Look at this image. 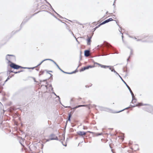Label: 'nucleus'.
<instances>
[{
  "label": "nucleus",
  "mask_w": 153,
  "mask_h": 153,
  "mask_svg": "<svg viewBox=\"0 0 153 153\" xmlns=\"http://www.w3.org/2000/svg\"><path fill=\"white\" fill-rule=\"evenodd\" d=\"M143 105H148L147 107L145 108V110L146 111L152 114H153V107L149 105H148L147 104H143V103H139L137 104H136L135 105H130L132 107H134L135 106H142Z\"/></svg>",
  "instance_id": "1"
},
{
  "label": "nucleus",
  "mask_w": 153,
  "mask_h": 153,
  "mask_svg": "<svg viewBox=\"0 0 153 153\" xmlns=\"http://www.w3.org/2000/svg\"><path fill=\"white\" fill-rule=\"evenodd\" d=\"M6 59L8 61V63H10L12 62L11 60H15L16 58L14 55L11 54H7L6 56Z\"/></svg>",
  "instance_id": "2"
},
{
  "label": "nucleus",
  "mask_w": 153,
  "mask_h": 153,
  "mask_svg": "<svg viewBox=\"0 0 153 153\" xmlns=\"http://www.w3.org/2000/svg\"><path fill=\"white\" fill-rule=\"evenodd\" d=\"M97 107L101 111H105L112 113H114L113 111V110L112 109H110L109 108L102 106H97Z\"/></svg>",
  "instance_id": "3"
},
{
  "label": "nucleus",
  "mask_w": 153,
  "mask_h": 153,
  "mask_svg": "<svg viewBox=\"0 0 153 153\" xmlns=\"http://www.w3.org/2000/svg\"><path fill=\"white\" fill-rule=\"evenodd\" d=\"M94 67V65L92 66L91 65H88L86 66H85L83 68H82L80 70V71L82 72L83 71L86 70L90 68H91Z\"/></svg>",
  "instance_id": "4"
},
{
  "label": "nucleus",
  "mask_w": 153,
  "mask_h": 153,
  "mask_svg": "<svg viewBox=\"0 0 153 153\" xmlns=\"http://www.w3.org/2000/svg\"><path fill=\"white\" fill-rule=\"evenodd\" d=\"M50 140H58V138L56 136L55 134H51L50 136Z\"/></svg>",
  "instance_id": "5"
},
{
  "label": "nucleus",
  "mask_w": 153,
  "mask_h": 153,
  "mask_svg": "<svg viewBox=\"0 0 153 153\" xmlns=\"http://www.w3.org/2000/svg\"><path fill=\"white\" fill-rule=\"evenodd\" d=\"M143 42H153V36H150L148 38L147 40L146 41H143Z\"/></svg>",
  "instance_id": "6"
},
{
  "label": "nucleus",
  "mask_w": 153,
  "mask_h": 153,
  "mask_svg": "<svg viewBox=\"0 0 153 153\" xmlns=\"http://www.w3.org/2000/svg\"><path fill=\"white\" fill-rule=\"evenodd\" d=\"M114 20L112 18H109L107 19H106L103 22H102V23H101L102 25L105 24L107 23L108 22H109L111 21Z\"/></svg>",
  "instance_id": "7"
},
{
  "label": "nucleus",
  "mask_w": 153,
  "mask_h": 153,
  "mask_svg": "<svg viewBox=\"0 0 153 153\" xmlns=\"http://www.w3.org/2000/svg\"><path fill=\"white\" fill-rule=\"evenodd\" d=\"M92 36H91L89 37L88 36H87L88 38L87 39V45H91V39L92 38Z\"/></svg>",
  "instance_id": "8"
},
{
  "label": "nucleus",
  "mask_w": 153,
  "mask_h": 153,
  "mask_svg": "<svg viewBox=\"0 0 153 153\" xmlns=\"http://www.w3.org/2000/svg\"><path fill=\"white\" fill-rule=\"evenodd\" d=\"M30 19V18L28 17H26V18L24 19L23 22H22L20 27H21L22 26L24 25Z\"/></svg>",
  "instance_id": "9"
},
{
  "label": "nucleus",
  "mask_w": 153,
  "mask_h": 153,
  "mask_svg": "<svg viewBox=\"0 0 153 153\" xmlns=\"http://www.w3.org/2000/svg\"><path fill=\"white\" fill-rule=\"evenodd\" d=\"M23 71V70H21V71H19L15 72V71H12L9 69L7 71V74H9L11 72L14 73L15 74H16L19 73L20 72H22Z\"/></svg>",
  "instance_id": "10"
},
{
  "label": "nucleus",
  "mask_w": 153,
  "mask_h": 153,
  "mask_svg": "<svg viewBox=\"0 0 153 153\" xmlns=\"http://www.w3.org/2000/svg\"><path fill=\"white\" fill-rule=\"evenodd\" d=\"M77 134L79 135L83 136L85 135L86 134V132L83 131H78L77 132Z\"/></svg>",
  "instance_id": "11"
},
{
  "label": "nucleus",
  "mask_w": 153,
  "mask_h": 153,
  "mask_svg": "<svg viewBox=\"0 0 153 153\" xmlns=\"http://www.w3.org/2000/svg\"><path fill=\"white\" fill-rule=\"evenodd\" d=\"M129 91L131 93L132 97V101H134V100H135V101L137 100V99L135 98V97L134 96V94H133L132 91L131 90V88H130V89H129Z\"/></svg>",
  "instance_id": "12"
},
{
  "label": "nucleus",
  "mask_w": 153,
  "mask_h": 153,
  "mask_svg": "<svg viewBox=\"0 0 153 153\" xmlns=\"http://www.w3.org/2000/svg\"><path fill=\"white\" fill-rule=\"evenodd\" d=\"M90 51L88 50H86L84 51V56L87 57L89 56Z\"/></svg>",
  "instance_id": "13"
},
{
  "label": "nucleus",
  "mask_w": 153,
  "mask_h": 153,
  "mask_svg": "<svg viewBox=\"0 0 153 153\" xmlns=\"http://www.w3.org/2000/svg\"><path fill=\"white\" fill-rule=\"evenodd\" d=\"M16 64L14 63L13 62H11L10 64H9L8 65L10 66V67L14 69H15L16 67Z\"/></svg>",
  "instance_id": "14"
},
{
  "label": "nucleus",
  "mask_w": 153,
  "mask_h": 153,
  "mask_svg": "<svg viewBox=\"0 0 153 153\" xmlns=\"http://www.w3.org/2000/svg\"><path fill=\"white\" fill-rule=\"evenodd\" d=\"M88 106L87 105H79L76 106V107H74L73 109H74V111L77 108L81 107H87Z\"/></svg>",
  "instance_id": "15"
},
{
  "label": "nucleus",
  "mask_w": 153,
  "mask_h": 153,
  "mask_svg": "<svg viewBox=\"0 0 153 153\" xmlns=\"http://www.w3.org/2000/svg\"><path fill=\"white\" fill-rule=\"evenodd\" d=\"M96 63V64H97L98 65L100 66L101 68H109V67H111L110 66H107V65H101V64H100L97 63Z\"/></svg>",
  "instance_id": "16"
},
{
  "label": "nucleus",
  "mask_w": 153,
  "mask_h": 153,
  "mask_svg": "<svg viewBox=\"0 0 153 153\" xmlns=\"http://www.w3.org/2000/svg\"><path fill=\"white\" fill-rule=\"evenodd\" d=\"M119 76L120 78V79L122 80V81H123V82L125 84V85H126V87H127V88H128V89L129 90V89H130V88L129 86L126 83V82L121 77L120 75H119Z\"/></svg>",
  "instance_id": "17"
},
{
  "label": "nucleus",
  "mask_w": 153,
  "mask_h": 153,
  "mask_svg": "<svg viewBox=\"0 0 153 153\" xmlns=\"http://www.w3.org/2000/svg\"><path fill=\"white\" fill-rule=\"evenodd\" d=\"M111 67H109L108 68H109V69L110 70H111V71L112 72H116V71H115V70L114 69V68H113V66H110Z\"/></svg>",
  "instance_id": "18"
},
{
  "label": "nucleus",
  "mask_w": 153,
  "mask_h": 153,
  "mask_svg": "<svg viewBox=\"0 0 153 153\" xmlns=\"http://www.w3.org/2000/svg\"><path fill=\"white\" fill-rule=\"evenodd\" d=\"M128 48L130 49L131 51H130V55L129 56L128 58L127 59V60L128 61L129 60V59L130 58V55L133 54V50L131 48Z\"/></svg>",
  "instance_id": "19"
},
{
  "label": "nucleus",
  "mask_w": 153,
  "mask_h": 153,
  "mask_svg": "<svg viewBox=\"0 0 153 153\" xmlns=\"http://www.w3.org/2000/svg\"><path fill=\"white\" fill-rule=\"evenodd\" d=\"M21 68H22V66L16 64L15 69H18Z\"/></svg>",
  "instance_id": "20"
},
{
  "label": "nucleus",
  "mask_w": 153,
  "mask_h": 153,
  "mask_svg": "<svg viewBox=\"0 0 153 153\" xmlns=\"http://www.w3.org/2000/svg\"><path fill=\"white\" fill-rule=\"evenodd\" d=\"M95 135L96 136H98L99 135H102L103 134V133H95Z\"/></svg>",
  "instance_id": "21"
},
{
  "label": "nucleus",
  "mask_w": 153,
  "mask_h": 153,
  "mask_svg": "<svg viewBox=\"0 0 153 153\" xmlns=\"http://www.w3.org/2000/svg\"><path fill=\"white\" fill-rule=\"evenodd\" d=\"M47 3L51 7V8L54 12L56 13V12H55V11L52 8V6H51V4L48 2H47Z\"/></svg>",
  "instance_id": "22"
},
{
  "label": "nucleus",
  "mask_w": 153,
  "mask_h": 153,
  "mask_svg": "<svg viewBox=\"0 0 153 153\" xmlns=\"http://www.w3.org/2000/svg\"><path fill=\"white\" fill-rule=\"evenodd\" d=\"M100 23L99 25H98V26L95 27L94 29V30H95L97 28H98L100 27L101 25H102Z\"/></svg>",
  "instance_id": "23"
},
{
  "label": "nucleus",
  "mask_w": 153,
  "mask_h": 153,
  "mask_svg": "<svg viewBox=\"0 0 153 153\" xmlns=\"http://www.w3.org/2000/svg\"><path fill=\"white\" fill-rule=\"evenodd\" d=\"M46 61L45 59H44V60H42V61H41L38 65H37V66H39L41 65L45 61Z\"/></svg>",
  "instance_id": "24"
},
{
  "label": "nucleus",
  "mask_w": 153,
  "mask_h": 153,
  "mask_svg": "<svg viewBox=\"0 0 153 153\" xmlns=\"http://www.w3.org/2000/svg\"><path fill=\"white\" fill-rule=\"evenodd\" d=\"M128 108H129V107H128L126 108H125L124 109H123V110H121V111H118V112H116V113H119V112H121V111H124V110H126V109H128Z\"/></svg>",
  "instance_id": "25"
},
{
  "label": "nucleus",
  "mask_w": 153,
  "mask_h": 153,
  "mask_svg": "<svg viewBox=\"0 0 153 153\" xmlns=\"http://www.w3.org/2000/svg\"><path fill=\"white\" fill-rule=\"evenodd\" d=\"M89 105L91 106V107H95L97 106L95 105H91V104H89V105H88V106Z\"/></svg>",
  "instance_id": "26"
},
{
  "label": "nucleus",
  "mask_w": 153,
  "mask_h": 153,
  "mask_svg": "<svg viewBox=\"0 0 153 153\" xmlns=\"http://www.w3.org/2000/svg\"><path fill=\"white\" fill-rule=\"evenodd\" d=\"M71 118H69V117H68V120H67L66 122V126L67 125V123L68 121H71Z\"/></svg>",
  "instance_id": "27"
},
{
  "label": "nucleus",
  "mask_w": 153,
  "mask_h": 153,
  "mask_svg": "<svg viewBox=\"0 0 153 153\" xmlns=\"http://www.w3.org/2000/svg\"><path fill=\"white\" fill-rule=\"evenodd\" d=\"M45 60H46V61L49 60V61H52L53 62L54 61L52 59H46Z\"/></svg>",
  "instance_id": "28"
},
{
  "label": "nucleus",
  "mask_w": 153,
  "mask_h": 153,
  "mask_svg": "<svg viewBox=\"0 0 153 153\" xmlns=\"http://www.w3.org/2000/svg\"><path fill=\"white\" fill-rule=\"evenodd\" d=\"M76 71H77V69H76V70H75V71H73L72 72H70V73H71V74H72L75 73Z\"/></svg>",
  "instance_id": "29"
},
{
  "label": "nucleus",
  "mask_w": 153,
  "mask_h": 153,
  "mask_svg": "<svg viewBox=\"0 0 153 153\" xmlns=\"http://www.w3.org/2000/svg\"><path fill=\"white\" fill-rule=\"evenodd\" d=\"M48 72H52V71H47V73H48L50 75H51V77L53 76V75L51 74H50V73H49Z\"/></svg>",
  "instance_id": "30"
},
{
  "label": "nucleus",
  "mask_w": 153,
  "mask_h": 153,
  "mask_svg": "<svg viewBox=\"0 0 153 153\" xmlns=\"http://www.w3.org/2000/svg\"><path fill=\"white\" fill-rule=\"evenodd\" d=\"M123 71L124 72H126L127 70H126V68L125 67H124L123 68Z\"/></svg>",
  "instance_id": "31"
},
{
  "label": "nucleus",
  "mask_w": 153,
  "mask_h": 153,
  "mask_svg": "<svg viewBox=\"0 0 153 153\" xmlns=\"http://www.w3.org/2000/svg\"><path fill=\"white\" fill-rule=\"evenodd\" d=\"M47 81V79H44V80L43 81V82H45V81ZM40 82L39 83V84H41V82H42V80H40Z\"/></svg>",
  "instance_id": "32"
},
{
  "label": "nucleus",
  "mask_w": 153,
  "mask_h": 153,
  "mask_svg": "<svg viewBox=\"0 0 153 153\" xmlns=\"http://www.w3.org/2000/svg\"><path fill=\"white\" fill-rule=\"evenodd\" d=\"M71 116H72L71 114V113H68V117L71 118Z\"/></svg>",
  "instance_id": "33"
},
{
  "label": "nucleus",
  "mask_w": 153,
  "mask_h": 153,
  "mask_svg": "<svg viewBox=\"0 0 153 153\" xmlns=\"http://www.w3.org/2000/svg\"><path fill=\"white\" fill-rule=\"evenodd\" d=\"M24 68V69H29L30 68L23 67H22V68Z\"/></svg>",
  "instance_id": "34"
},
{
  "label": "nucleus",
  "mask_w": 153,
  "mask_h": 153,
  "mask_svg": "<svg viewBox=\"0 0 153 153\" xmlns=\"http://www.w3.org/2000/svg\"><path fill=\"white\" fill-rule=\"evenodd\" d=\"M56 14L59 16L60 18L61 19L62 18V17L59 14H58L57 13H56Z\"/></svg>",
  "instance_id": "35"
},
{
  "label": "nucleus",
  "mask_w": 153,
  "mask_h": 153,
  "mask_svg": "<svg viewBox=\"0 0 153 153\" xmlns=\"http://www.w3.org/2000/svg\"><path fill=\"white\" fill-rule=\"evenodd\" d=\"M10 79V78H9V76H8L7 78V79H6V80L5 81V82H6L9 79Z\"/></svg>",
  "instance_id": "36"
},
{
  "label": "nucleus",
  "mask_w": 153,
  "mask_h": 153,
  "mask_svg": "<svg viewBox=\"0 0 153 153\" xmlns=\"http://www.w3.org/2000/svg\"><path fill=\"white\" fill-rule=\"evenodd\" d=\"M87 129V128L86 126H83V129Z\"/></svg>",
  "instance_id": "37"
},
{
  "label": "nucleus",
  "mask_w": 153,
  "mask_h": 153,
  "mask_svg": "<svg viewBox=\"0 0 153 153\" xmlns=\"http://www.w3.org/2000/svg\"><path fill=\"white\" fill-rule=\"evenodd\" d=\"M64 73H65V74H71V73H70V72H65V71H64Z\"/></svg>",
  "instance_id": "38"
},
{
  "label": "nucleus",
  "mask_w": 153,
  "mask_h": 153,
  "mask_svg": "<svg viewBox=\"0 0 153 153\" xmlns=\"http://www.w3.org/2000/svg\"><path fill=\"white\" fill-rule=\"evenodd\" d=\"M40 73V74H39V75H40L41 74H43L44 73V71H41Z\"/></svg>",
  "instance_id": "39"
},
{
  "label": "nucleus",
  "mask_w": 153,
  "mask_h": 153,
  "mask_svg": "<svg viewBox=\"0 0 153 153\" xmlns=\"http://www.w3.org/2000/svg\"><path fill=\"white\" fill-rule=\"evenodd\" d=\"M115 1H116V0H115L114 1V3H113V5L114 6V8H115Z\"/></svg>",
  "instance_id": "40"
},
{
  "label": "nucleus",
  "mask_w": 153,
  "mask_h": 153,
  "mask_svg": "<svg viewBox=\"0 0 153 153\" xmlns=\"http://www.w3.org/2000/svg\"><path fill=\"white\" fill-rule=\"evenodd\" d=\"M56 66L59 69V68H60L59 67V66L57 64H56Z\"/></svg>",
  "instance_id": "41"
},
{
  "label": "nucleus",
  "mask_w": 153,
  "mask_h": 153,
  "mask_svg": "<svg viewBox=\"0 0 153 153\" xmlns=\"http://www.w3.org/2000/svg\"><path fill=\"white\" fill-rule=\"evenodd\" d=\"M120 29H119V30L120 32L121 33L123 34V33H121V31H120V30H121V27H120Z\"/></svg>",
  "instance_id": "42"
},
{
  "label": "nucleus",
  "mask_w": 153,
  "mask_h": 153,
  "mask_svg": "<svg viewBox=\"0 0 153 153\" xmlns=\"http://www.w3.org/2000/svg\"><path fill=\"white\" fill-rule=\"evenodd\" d=\"M61 71H62V72L63 73H64V71H63V70H62L61 68H59V69Z\"/></svg>",
  "instance_id": "43"
},
{
  "label": "nucleus",
  "mask_w": 153,
  "mask_h": 153,
  "mask_svg": "<svg viewBox=\"0 0 153 153\" xmlns=\"http://www.w3.org/2000/svg\"><path fill=\"white\" fill-rule=\"evenodd\" d=\"M18 31H16V32H15V31H13V32H12V33H13V34H15L16 32H18Z\"/></svg>",
  "instance_id": "44"
},
{
  "label": "nucleus",
  "mask_w": 153,
  "mask_h": 153,
  "mask_svg": "<svg viewBox=\"0 0 153 153\" xmlns=\"http://www.w3.org/2000/svg\"><path fill=\"white\" fill-rule=\"evenodd\" d=\"M56 97L58 98H59V100H60V97H59V96H57L56 95Z\"/></svg>",
  "instance_id": "45"
},
{
  "label": "nucleus",
  "mask_w": 153,
  "mask_h": 153,
  "mask_svg": "<svg viewBox=\"0 0 153 153\" xmlns=\"http://www.w3.org/2000/svg\"><path fill=\"white\" fill-rule=\"evenodd\" d=\"M136 101H137V100H136V101H135V100H134V101H131V103H133V102H136Z\"/></svg>",
  "instance_id": "46"
},
{
  "label": "nucleus",
  "mask_w": 153,
  "mask_h": 153,
  "mask_svg": "<svg viewBox=\"0 0 153 153\" xmlns=\"http://www.w3.org/2000/svg\"><path fill=\"white\" fill-rule=\"evenodd\" d=\"M73 111H71L70 113H71V115H72V114H73Z\"/></svg>",
  "instance_id": "47"
},
{
  "label": "nucleus",
  "mask_w": 153,
  "mask_h": 153,
  "mask_svg": "<svg viewBox=\"0 0 153 153\" xmlns=\"http://www.w3.org/2000/svg\"><path fill=\"white\" fill-rule=\"evenodd\" d=\"M33 78L34 81L35 82H37V81H36V80H35V79L33 77Z\"/></svg>",
  "instance_id": "48"
},
{
  "label": "nucleus",
  "mask_w": 153,
  "mask_h": 153,
  "mask_svg": "<svg viewBox=\"0 0 153 153\" xmlns=\"http://www.w3.org/2000/svg\"><path fill=\"white\" fill-rule=\"evenodd\" d=\"M53 62L55 65H56L57 64L54 61Z\"/></svg>",
  "instance_id": "49"
},
{
  "label": "nucleus",
  "mask_w": 153,
  "mask_h": 153,
  "mask_svg": "<svg viewBox=\"0 0 153 153\" xmlns=\"http://www.w3.org/2000/svg\"><path fill=\"white\" fill-rule=\"evenodd\" d=\"M53 94L55 96H56V94L55 93V92H52Z\"/></svg>",
  "instance_id": "50"
},
{
  "label": "nucleus",
  "mask_w": 153,
  "mask_h": 153,
  "mask_svg": "<svg viewBox=\"0 0 153 153\" xmlns=\"http://www.w3.org/2000/svg\"><path fill=\"white\" fill-rule=\"evenodd\" d=\"M116 74L118 75L119 76V74L116 71V72H114Z\"/></svg>",
  "instance_id": "51"
},
{
  "label": "nucleus",
  "mask_w": 153,
  "mask_h": 153,
  "mask_svg": "<svg viewBox=\"0 0 153 153\" xmlns=\"http://www.w3.org/2000/svg\"><path fill=\"white\" fill-rule=\"evenodd\" d=\"M123 35H122V41L123 42Z\"/></svg>",
  "instance_id": "52"
},
{
  "label": "nucleus",
  "mask_w": 153,
  "mask_h": 153,
  "mask_svg": "<svg viewBox=\"0 0 153 153\" xmlns=\"http://www.w3.org/2000/svg\"><path fill=\"white\" fill-rule=\"evenodd\" d=\"M141 39H138L137 40V41H141Z\"/></svg>",
  "instance_id": "53"
},
{
  "label": "nucleus",
  "mask_w": 153,
  "mask_h": 153,
  "mask_svg": "<svg viewBox=\"0 0 153 153\" xmlns=\"http://www.w3.org/2000/svg\"><path fill=\"white\" fill-rule=\"evenodd\" d=\"M36 66L35 67H32V68H30V69H34L36 67Z\"/></svg>",
  "instance_id": "54"
},
{
  "label": "nucleus",
  "mask_w": 153,
  "mask_h": 153,
  "mask_svg": "<svg viewBox=\"0 0 153 153\" xmlns=\"http://www.w3.org/2000/svg\"><path fill=\"white\" fill-rule=\"evenodd\" d=\"M50 140V138H49L48 139V140H47V141H49L50 140Z\"/></svg>",
  "instance_id": "55"
},
{
  "label": "nucleus",
  "mask_w": 153,
  "mask_h": 153,
  "mask_svg": "<svg viewBox=\"0 0 153 153\" xmlns=\"http://www.w3.org/2000/svg\"><path fill=\"white\" fill-rule=\"evenodd\" d=\"M108 54H104L102 55V56H105V55H107Z\"/></svg>",
  "instance_id": "56"
},
{
  "label": "nucleus",
  "mask_w": 153,
  "mask_h": 153,
  "mask_svg": "<svg viewBox=\"0 0 153 153\" xmlns=\"http://www.w3.org/2000/svg\"><path fill=\"white\" fill-rule=\"evenodd\" d=\"M81 99V98H79L78 100H80Z\"/></svg>",
  "instance_id": "57"
},
{
  "label": "nucleus",
  "mask_w": 153,
  "mask_h": 153,
  "mask_svg": "<svg viewBox=\"0 0 153 153\" xmlns=\"http://www.w3.org/2000/svg\"><path fill=\"white\" fill-rule=\"evenodd\" d=\"M85 87L86 88H88V87H89V86H88L87 85H86Z\"/></svg>",
  "instance_id": "58"
},
{
  "label": "nucleus",
  "mask_w": 153,
  "mask_h": 153,
  "mask_svg": "<svg viewBox=\"0 0 153 153\" xmlns=\"http://www.w3.org/2000/svg\"><path fill=\"white\" fill-rule=\"evenodd\" d=\"M51 90L52 91H53V88L52 87V88H51Z\"/></svg>",
  "instance_id": "59"
},
{
  "label": "nucleus",
  "mask_w": 153,
  "mask_h": 153,
  "mask_svg": "<svg viewBox=\"0 0 153 153\" xmlns=\"http://www.w3.org/2000/svg\"><path fill=\"white\" fill-rule=\"evenodd\" d=\"M88 108L89 109H90V107H88Z\"/></svg>",
  "instance_id": "60"
},
{
  "label": "nucleus",
  "mask_w": 153,
  "mask_h": 153,
  "mask_svg": "<svg viewBox=\"0 0 153 153\" xmlns=\"http://www.w3.org/2000/svg\"><path fill=\"white\" fill-rule=\"evenodd\" d=\"M50 87H52V85H50Z\"/></svg>",
  "instance_id": "61"
},
{
  "label": "nucleus",
  "mask_w": 153,
  "mask_h": 153,
  "mask_svg": "<svg viewBox=\"0 0 153 153\" xmlns=\"http://www.w3.org/2000/svg\"><path fill=\"white\" fill-rule=\"evenodd\" d=\"M37 13H34V14H33V15H34L35 14H36Z\"/></svg>",
  "instance_id": "62"
},
{
  "label": "nucleus",
  "mask_w": 153,
  "mask_h": 153,
  "mask_svg": "<svg viewBox=\"0 0 153 153\" xmlns=\"http://www.w3.org/2000/svg\"><path fill=\"white\" fill-rule=\"evenodd\" d=\"M73 99H71V101H73Z\"/></svg>",
  "instance_id": "63"
},
{
  "label": "nucleus",
  "mask_w": 153,
  "mask_h": 153,
  "mask_svg": "<svg viewBox=\"0 0 153 153\" xmlns=\"http://www.w3.org/2000/svg\"><path fill=\"white\" fill-rule=\"evenodd\" d=\"M108 13V11H107V12H106V14Z\"/></svg>",
  "instance_id": "64"
}]
</instances>
